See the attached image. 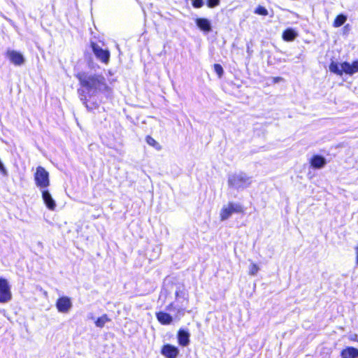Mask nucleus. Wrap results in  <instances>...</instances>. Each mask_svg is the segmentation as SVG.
<instances>
[{
  "label": "nucleus",
  "instance_id": "nucleus-1",
  "mask_svg": "<svg viewBox=\"0 0 358 358\" xmlns=\"http://www.w3.org/2000/svg\"><path fill=\"white\" fill-rule=\"evenodd\" d=\"M80 85L84 90H78L80 100L85 104L88 110H92V107H90L87 102V96L85 92L88 94L90 96H95L99 92H105L109 90L106 83L105 78L99 74H89L85 73H80L77 75Z\"/></svg>",
  "mask_w": 358,
  "mask_h": 358
},
{
  "label": "nucleus",
  "instance_id": "nucleus-2",
  "mask_svg": "<svg viewBox=\"0 0 358 358\" xmlns=\"http://www.w3.org/2000/svg\"><path fill=\"white\" fill-rule=\"evenodd\" d=\"M252 183V178L245 173L238 172L230 174L228 177V185L236 190H243Z\"/></svg>",
  "mask_w": 358,
  "mask_h": 358
},
{
  "label": "nucleus",
  "instance_id": "nucleus-3",
  "mask_svg": "<svg viewBox=\"0 0 358 358\" xmlns=\"http://www.w3.org/2000/svg\"><path fill=\"white\" fill-rule=\"evenodd\" d=\"M34 181L41 190L48 188L50 184L49 173L43 167L38 166L34 173Z\"/></svg>",
  "mask_w": 358,
  "mask_h": 358
},
{
  "label": "nucleus",
  "instance_id": "nucleus-4",
  "mask_svg": "<svg viewBox=\"0 0 358 358\" xmlns=\"http://www.w3.org/2000/svg\"><path fill=\"white\" fill-rule=\"evenodd\" d=\"M243 212V208L240 203L229 202L227 206H224L220 211V219L222 221L229 218L233 213H240Z\"/></svg>",
  "mask_w": 358,
  "mask_h": 358
},
{
  "label": "nucleus",
  "instance_id": "nucleus-5",
  "mask_svg": "<svg viewBox=\"0 0 358 358\" xmlns=\"http://www.w3.org/2000/svg\"><path fill=\"white\" fill-rule=\"evenodd\" d=\"M91 48L97 59L106 64L109 62L110 54L108 50L103 49L94 42H91Z\"/></svg>",
  "mask_w": 358,
  "mask_h": 358
},
{
  "label": "nucleus",
  "instance_id": "nucleus-6",
  "mask_svg": "<svg viewBox=\"0 0 358 358\" xmlns=\"http://www.w3.org/2000/svg\"><path fill=\"white\" fill-rule=\"evenodd\" d=\"M12 294L8 280L0 278V303H7L11 300Z\"/></svg>",
  "mask_w": 358,
  "mask_h": 358
},
{
  "label": "nucleus",
  "instance_id": "nucleus-7",
  "mask_svg": "<svg viewBox=\"0 0 358 358\" xmlns=\"http://www.w3.org/2000/svg\"><path fill=\"white\" fill-rule=\"evenodd\" d=\"M186 308L187 305L183 304V302H181V305L171 303L166 307V310L169 311L175 312L176 313L174 314V318L177 320H180V318L185 315Z\"/></svg>",
  "mask_w": 358,
  "mask_h": 358
},
{
  "label": "nucleus",
  "instance_id": "nucleus-8",
  "mask_svg": "<svg viewBox=\"0 0 358 358\" xmlns=\"http://www.w3.org/2000/svg\"><path fill=\"white\" fill-rule=\"evenodd\" d=\"M56 307L59 313H68L72 307V303L70 298L68 296H62L59 298L56 303Z\"/></svg>",
  "mask_w": 358,
  "mask_h": 358
},
{
  "label": "nucleus",
  "instance_id": "nucleus-9",
  "mask_svg": "<svg viewBox=\"0 0 358 358\" xmlns=\"http://www.w3.org/2000/svg\"><path fill=\"white\" fill-rule=\"evenodd\" d=\"M161 353L166 358H177L179 355V350L174 345L166 344L162 347Z\"/></svg>",
  "mask_w": 358,
  "mask_h": 358
},
{
  "label": "nucleus",
  "instance_id": "nucleus-10",
  "mask_svg": "<svg viewBox=\"0 0 358 358\" xmlns=\"http://www.w3.org/2000/svg\"><path fill=\"white\" fill-rule=\"evenodd\" d=\"M6 55L10 61L16 66H20L24 62L23 55L19 52L15 50H8Z\"/></svg>",
  "mask_w": 358,
  "mask_h": 358
},
{
  "label": "nucleus",
  "instance_id": "nucleus-11",
  "mask_svg": "<svg viewBox=\"0 0 358 358\" xmlns=\"http://www.w3.org/2000/svg\"><path fill=\"white\" fill-rule=\"evenodd\" d=\"M176 303L175 304L181 305V302H183V304L187 305L188 303V294L185 291V289L182 287H178L176 292Z\"/></svg>",
  "mask_w": 358,
  "mask_h": 358
},
{
  "label": "nucleus",
  "instance_id": "nucleus-12",
  "mask_svg": "<svg viewBox=\"0 0 358 358\" xmlns=\"http://www.w3.org/2000/svg\"><path fill=\"white\" fill-rule=\"evenodd\" d=\"M43 200L47 208L51 210H54L56 207L55 201L52 197L50 192L45 189L41 190Z\"/></svg>",
  "mask_w": 358,
  "mask_h": 358
},
{
  "label": "nucleus",
  "instance_id": "nucleus-13",
  "mask_svg": "<svg viewBox=\"0 0 358 358\" xmlns=\"http://www.w3.org/2000/svg\"><path fill=\"white\" fill-rule=\"evenodd\" d=\"M310 165L314 169H320L323 168L327 164L326 159L319 155H315L312 157L310 161Z\"/></svg>",
  "mask_w": 358,
  "mask_h": 358
},
{
  "label": "nucleus",
  "instance_id": "nucleus-14",
  "mask_svg": "<svg viewBox=\"0 0 358 358\" xmlns=\"http://www.w3.org/2000/svg\"><path fill=\"white\" fill-rule=\"evenodd\" d=\"M341 67H342L345 73L352 75L358 72V60L353 62L352 64L345 62L341 64Z\"/></svg>",
  "mask_w": 358,
  "mask_h": 358
},
{
  "label": "nucleus",
  "instance_id": "nucleus-15",
  "mask_svg": "<svg viewBox=\"0 0 358 358\" xmlns=\"http://www.w3.org/2000/svg\"><path fill=\"white\" fill-rule=\"evenodd\" d=\"M156 317L157 320L164 325H168L170 324L173 321V316H171L170 314L159 311L156 313Z\"/></svg>",
  "mask_w": 358,
  "mask_h": 358
},
{
  "label": "nucleus",
  "instance_id": "nucleus-16",
  "mask_svg": "<svg viewBox=\"0 0 358 358\" xmlns=\"http://www.w3.org/2000/svg\"><path fill=\"white\" fill-rule=\"evenodd\" d=\"M189 333L184 329H180L178 332V341L180 345L187 346L189 343Z\"/></svg>",
  "mask_w": 358,
  "mask_h": 358
},
{
  "label": "nucleus",
  "instance_id": "nucleus-17",
  "mask_svg": "<svg viewBox=\"0 0 358 358\" xmlns=\"http://www.w3.org/2000/svg\"><path fill=\"white\" fill-rule=\"evenodd\" d=\"M342 358H358V349L353 347H347L341 352Z\"/></svg>",
  "mask_w": 358,
  "mask_h": 358
},
{
  "label": "nucleus",
  "instance_id": "nucleus-18",
  "mask_svg": "<svg viewBox=\"0 0 358 358\" xmlns=\"http://www.w3.org/2000/svg\"><path fill=\"white\" fill-rule=\"evenodd\" d=\"M196 25L204 31H210L211 30L210 22L206 18H198L196 21Z\"/></svg>",
  "mask_w": 358,
  "mask_h": 358
},
{
  "label": "nucleus",
  "instance_id": "nucleus-19",
  "mask_svg": "<svg viewBox=\"0 0 358 358\" xmlns=\"http://www.w3.org/2000/svg\"><path fill=\"white\" fill-rule=\"evenodd\" d=\"M297 32L292 28L287 29L282 33V38L285 41H292L297 37Z\"/></svg>",
  "mask_w": 358,
  "mask_h": 358
},
{
  "label": "nucleus",
  "instance_id": "nucleus-20",
  "mask_svg": "<svg viewBox=\"0 0 358 358\" xmlns=\"http://www.w3.org/2000/svg\"><path fill=\"white\" fill-rule=\"evenodd\" d=\"M347 20V16L343 14L338 15L334 22V27H339L342 26Z\"/></svg>",
  "mask_w": 358,
  "mask_h": 358
},
{
  "label": "nucleus",
  "instance_id": "nucleus-21",
  "mask_svg": "<svg viewBox=\"0 0 358 358\" xmlns=\"http://www.w3.org/2000/svg\"><path fill=\"white\" fill-rule=\"evenodd\" d=\"M329 70L331 72L334 73L337 75L341 76L344 71L343 69H340L338 63L332 62L329 65Z\"/></svg>",
  "mask_w": 358,
  "mask_h": 358
},
{
  "label": "nucleus",
  "instance_id": "nucleus-22",
  "mask_svg": "<svg viewBox=\"0 0 358 358\" xmlns=\"http://www.w3.org/2000/svg\"><path fill=\"white\" fill-rule=\"evenodd\" d=\"M110 320L108 318L106 314L103 315L101 317L97 318L95 321V324L97 327L102 328L105 324L109 322Z\"/></svg>",
  "mask_w": 358,
  "mask_h": 358
},
{
  "label": "nucleus",
  "instance_id": "nucleus-23",
  "mask_svg": "<svg viewBox=\"0 0 358 358\" xmlns=\"http://www.w3.org/2000/svg\"><path fill=\"white\" fill-rule=\"evenodd\" d=\"M146 142L148 145L155 147L157 150H159L161 148L159 143L153 138H152L150 136H148L146 137Z\"/></svg>",
  "mask_w": 358,
  "mask_h": 358
},
{
  "label": "nucleus",
  "instance_id": "nucleus-24",
  "mask_svg": "<svg viewBox=\"0 0 358 358\" xmlns=\"http://www.w3.org/2000/svg\"><path fill=\"white\" fill-rule=\"evenodd\" d=\"M259 270V266L256 264L252 263L249 268V274L251 275H257Z\"/></svg>",
  "mask_w": 358,
  "mask_h": 358
},
{
  "label": "nucleus",
  "instance_id": "nucleus-25",
  "mask_svg": "<svg viewBox=\"0 0 358 358\" xmlns=\"http://www.w3.org/2000/svg\"><path fill=\"white\" fill-rule=\"evenodd\" d=\"M255 13L258 15H268V10L263 6H259L256 10H255Z\"/></svg>",
  "mask_w": 358,
  "mask_h": 358
},
{
  "label": "nucleus",
  "instance_id": "nucleus-26",
  "mask_svg": "<svg viewBox=\"0 0 358 358\" xmlns=\"http://www.w3.org/2000/svg\"><path fill=\"white\" fill-rule=\"evenodd\" d=\"M214 70L219 77H221L224 73L223 68L220 64H215L214 65Z\"/></svg>",
  "mask_w": 358,
  "mask_h": 358
},
{
  "label": "nucleus",
  "instance_id": "nucleus-27",
  "mask_svg": "<svg viewBox=\"0 0 358 358\" xmlns=\"http://www.w3.org/2000/svg\"><path fill=\"white\" fill-rule=\"evenodd\" d=\"M192 6L196 8H201L204 5L203 0H192Z\"/></svg>",
  "mask_w": 358,
  "mask_h": 358
},
{
  "label": "nucleus",
  "instance_id": "nucleus-28",
  "mask_svg": "<svg viewBox=\"0 0 358 358\" xmlns=\"http://www.w3.org/2000/svg\"><path fill=\"white\" fill-rule=\"evenodd\" d=\"M220 4V0H207V6L209 8H215Z\"/></svg>",
  "mask_w": 358,
  "mask_h": 358
},
{
  "label": "nucleus",
  "instance_id": "nucleus-29",
  "mask_svg": "<svg viewBox=\"0 0 358 358\" xmlns=\"http://www.w3.org/2000/svg\"><path fill=\"white\" fill-rule=\"evenodd\" d=\"M350 339L353 341L358 342V334H352L350 336Z\"/></svg>",
  "mask_w": 358,
  "mask_h": 358
},
{
  "label": "nucleus",
  "instance_id": "nucleus-30",
  "mask_svg": "<svg viewBox=\"0 0 358 358\" xmlns=\"http://www.w3.org/2000/svg\"><path fill=\"white\" fill-rule=\"evenodd\" d=\"M274 79H275V81L276 82V81L279 80L280 79V78H275Z\"/></svg>",
  "mask_w": 358,
  "mask_h": 358
}]
</instances>
